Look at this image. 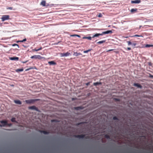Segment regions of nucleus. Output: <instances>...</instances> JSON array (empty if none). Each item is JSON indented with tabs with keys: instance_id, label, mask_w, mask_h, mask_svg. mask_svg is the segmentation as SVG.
Here are the masks:
<instances>
[{
	"instance_id": "c756f323",
	"label": "nucleus",
	"mask_w": 153,
	"mask_h": 153,
	"mask_svg": "<svg viewBox=\"0 0 153 153\" xmlns=\"http://www.w3.org/2000/svg\"><path fill=\"white\" fill-rule=\"evenodd\" d=\"M91 49H89L87 51H83V52L85 53H87L88 52L91 51Z\"/></svg>"
},
{
	"instance_id": "cd10ccee",
	"label": "nucleus",
	"mask_w": 153,
	"mask_h": 153,
	"mask_svg": "<svg viewBox=\"0 0 153 153\" xmlns=\"http://www.w3.org/2000/svg\"><path fill=\"white\" fill-rule=\"evenodd\" d=\"M113 120H119V119H118V118L116 116L113 117Z\"/></svg>"
},
{
	"instance_id": "37998d69",
	"label": "nucleus",
	"mask_w": 153,
	"mask_h": 153,
	"mask_svg": "<svg viewBox=\"0 0 153 153\" xmlns=\"http://www.w3.org/2000/svg\"><path fill=\"white\" fill-rule=\"evenodd\" d=\"M127 49L128 50H131V48L129 47L127 48Z\"/></svg>"
},
{
	"instance_id": "6e6552de",
	"label": "nucleus",
	"mask_w": 153,
	"mask_h": 153,
	"mask_svg": "<svg viewBox=\"0 0 153 153\" xmlns=\"http://www.w3.org/2000/svg\"><path fill=\"white\" fill-rule=\"evenodd\" d=\"M112 33V31L111 30H107L106 31L103 32L101 34H102V35L104 34H108L109 33Z\"/></svg>"
},
{
	"instance_id": "e433bc0d",
	"label": "nucleus",
	"mask_w": 153,
	"mask_h": 153,
	"mask_svg": "<svg viewBox=\"0 0 153 153\" xmlns=\"http://www.w3.org/2000/svg\"><path fill=\"white\" fill-rule=\"evenodd\" d=\"M149 77L151 78H153V75L150 74H149Z\"/></svg>"
},
{
	"instance_id": "4be33fe9",
	"label": "nucleus",
	"mask_w": 153,
	"mask_h": 153,
	"mask_svg": "<svg viewBox=\"0 0 153 153\" xmlns=\"http://www.w3.org/2000/svg\"><path fill=\"white\" fill-rule=\"evenodd\" d=\"M71 36V37H73V36H76V37H80V36L78 35H76V34H74V35H70Z\"/></svg>"
},
{
	"instance_id": "49530a36",
	"label": "nucleus",
	"mask_w": 153,
	"mask_h": 153,
	"mask_svg": "<svg viewBox=\"0 0 153 153\" xmlns=\"http://www.w3.org/2000/svg\"><path fill=\"white\" fill-rule=\"evenodd\" d=\"M91 37V38H94V37H95V36H94V35L92 37Z\"/></svg>"
},
{
	"instance_id": "f257e3e1",
	"label": "nucleus",
	"mask_w": 153,
	"mask_h": 153,
	"mask_svg": "<svg viewBox=\"0 0 153 153\" xmlns=\"http://www.w3.org/2000/svg\"><path fill=\"white\" fill-rule=\"evenodd\" d=\"M140 120L138 119L136 121L134 119L133 123H131L130 125L134 128H141L140 122Z\"/></svg>"
},
{
	"instance_id": "c03bdc74",
	"label": "nucleus",
	"mask_w": 153,
	"mask_h": 153,
	"mask_svg": "<svg viewBox=\"0 0 153 153\" xmlns=\"http://www.w3.org/2000/svg\"><path fill=\"white\" fill-rule=\"evenodd\" d=\"M27 62V61H25V62H22L23 63H26V62Z\"/></svg>"
},
{
	"instance_id": "79ce46f5",
	"label": "nucleus",
	"mask_w": 153,
	"mask_h": 153,
	"mask_svg": "<svg viewBox=\"0 0 153 153\" xmlns=\"http://www.w3.org/2000/svg\"><path fill=\"white\" fill-rule=\"evenodd\" d=\"M113 49H111V50H109L108 51H107V52H109V51H113Z\"/></svg>"
},
{
	"instance_id": "0eeeda50",
	"label": "nucleus",
	"mask_w": 153,
	"mask_h": 153,
	"mask_svg": "<svg viewBox=\"0 0 153 153\" xmlns=\"http://www.w3.org/2000/svg\"><path fill=\"white\" fill-rule=\"evenodd\" d=\"M85 137V135L84 134L76 135L75 136L76 137L79 139H83Z\"/></svg>"
},
{
	"instance_id": "de8ad7c7",
	"label": "nucleus",
	"mask_w": 153,
	"mask_h": 153,
	"mask_svg": "<svg viewBox=\"0 0 153 153\" xmlns=\"http://www.w3.org/2000/svg\"><path fill=\"white\" fill-rule=\"evenodd\" d=\"M129 120L130 122H131L132 120L131 119H129Z\"/></svg>"
},
{
	"instance_id": "72a5a7b5",
	"label": "nucleus",
	"mask_w": 153,
	"mask_h": 153,
	"mask_svg": "<svg viewBox=\"0 0 153 153\" xmlns=\"http://www.w3.org/2000/svg\"><path fill=\"white\" fill-rule=\"evenodd\" d=\"M42 49V48L41 47L39 49H34V51H38L40 50H41Z\"/></svg>"
},
{
	"instance_id": "1a4fd4ad",
	"label": "nucleus",
	"mask_w": 153,
	"mask_h": 153,
	"mask_svg": "<svg viewBox=\"0 0 153 153\" xmlns=\"http://www.w3.org/2000/svg\"><path fill=\"white\" fill-rule=\"evenodd\" d=\"M69 54L70 53L68 52H67L66 53H61V56L62 57L67 56H68Z\"/></svg>"
},
{
	"instance_id": "423d86ee",
	"label": "nucleus",
	"mask_w": 153,
	"mask_h": 153,
	"mask_svg": "<svg viewBox=\"0 0 153 153\" xmlns=\"http://www.w3.org/2000/svg\"><path fill=\"white\" fill-rule=\"evenodd\" d=\"M133 85L134 86L137 87L138 88L140 89H142V86L138 83H134L133 84Z\"/></svg>"
},
{
	"instance_id": "5701e85b",
	"label": "nucleus",
	"mask_w": 153,
	"mask_h": 153,
	"mask_svg": "<svg viewBox=\"0 0 153 153\" xmlns=\"http://www.w3.org/2000/svg\"><path fill=\"white\" fill-rule=\"evenodd\" d=\"M137 9H136H136H133H133H132L131 10V13H133L134 12L137 11Z\"/></svg>"
},
{
	"instance_id": "7c9ffc66",
	"label": "nucleus",
	"mask_w": 153,
	"mask_h": 153,
	"mask_svg": "<svg viewBox=\"0 0 153 153\" xmlns=\"http://www.w3.org/2000/svg\"><path fill=\"white\" fill-rule=\"evenodd\" d=\"M105 137L108 139H110V136L109 135H105Z\"/></svg>"
},
{
	"instance_id": "864d4df0",
	"label": "nucleus",
	"mask_w": 153,
	"mask_h": 153,
	"mask_svg": "<svg viewBox=\"0 0 153 153\" xmlns=\"http://www.w3.org/2000/svg\"><path fill=\"white\" fill-rule=\"evenodd\" d=\"M1 70V69H0V70Z\"/></svg>"
},
{
	"instance_id": "a18cd8bd",
	"label": "nucleus",
	"mask_w": 153,
	"mask_h": 153,
	"mask_svg": "<svg viewBox=\"0 0 153 153\" xmlns=\"http://www.w3.org/2000/svg\"><path fill=\"white\" fill-rule=\"evenodd\" d=\"M8 9L10 10H12V7H10Z\"/></svg>"
},
{
	"instance_id": "f3484780",
	"label": "nucleus",
	"mask_w": 153,
	"mask_h": 153,
	"mask_svg": "<svg viewBox=\"0 0 153 153\" xmlns=\"http://www.w3.org/2000/svg\"><path fill=\"white\" fill-rule=\"evenodd\" d=\"M46 1H43L41 3V5L43 6H45Z\"/></svg>"
},
{
	"instance_id": "f03ea898",
	"label": "nucleus",
	"mask_w": 153,
	"mask_h": 153,
	"mask_svg": "<svg viewBox=\"0 0 153 153\" xmlns=\"http://www.w3.org/2000/svg\"><path fill=\"white\" fill-rule=\"evenodd\" d=\"M9 18V16L8 15H4L2 16L1 18L2 21L3 22L7 20H8Z\"/></svg>"
},
{
	"instance_id": "a878e982",
	"label": "nucleus",
	"mask_w": 153,
	"mask_h": 153,
	"mask_svg": "<svg viewBox=\"0 0 153 153\" xmlns=\"http://www.w3.org/2000/svg\"><path fill=\"white\" fill-rule=\"evenodd\" d=\"M99 36H102V34H101V33H96L94 35L95 37H97Z\"/></svg>"
},
{
	"instance_id": "9d476101",
	"label": "nucleus",
	"mask_w": 153,
	"mask_h": 153,
	"mask_svg": "<svg viewBox=\"0 0 153 153\" xmlns=\"http://www.w3.org/2000/svg\"><path fill=\"white\" fill-rule=\"evenodd\" d=\"M141 2L140 0H135L134 1H131V3L139 4Z\"/></svg>"
},
{
	"instance_id": "c9c22d12",
	"label": "nucleus",
	"mask_w": 153,
	"mask_h": 153,
	"mask_svg": "<svg viewBox=\"0 0 153 153\" xmlns=\"http://www.w3.org/2000/svg\"><path fill=\"white\" fill-rule=\"evenodd\" d=\"M42 57L40 55H37V59H40Z\"/></svg>"
},
{
	"instance_id": "6ab92c4d",
	"label": "nucleus",
	"mask_w": 153,
	"mask_h": 153,
	"mask_svg": "<svg viewBox=\"0 0 153 153\" xmlns=\"http://www.w3.org/2000/svg\"><path fill=\"white\" fill-rule=\"evenodd\" d=\"M23 71V68L22 69H17L16 70V71L17 72H22Z\"/></svg>"
},
{
	"instance_id": "412c9836",
	"label": "nucleus",
	"mask_w": 153,
	"mask_h": 153,
	"mask_svg": "<svg viewBox=\"0 0 153 153\" xmlns=\"http://www.w3.org/2000/svg\"><path fill=\"white\" fill-rule=\"evenodd\" d=\"M105 42V40H102V41H99V42H98L97 43L99 44H102V43H104Z\"/></svg>"
},
{
	"instance_id": "393cba45",
	"label": "nucleus",
	"mask_w": 153,
	"mask_h": 153,
	"mask_svg": "<svg viewBox=\"0 0 153 153\" xmlns=\"http://www.w3.org/2000/svg\"><path fill=\"white\" fill-rule=\"evenodd\" d=\"M31 59H37V55H34L31 57Z\"/></svg>"
},
{
	"instance_id": "2f4dec72",
	"label": "nucleus",
	"mask_w": 153,
	"mask_h": 153,
	"mask_svg": "<svg viewBox=\"0 0 153 153\" xmlns=\"http://www.w3.org/2000/svg\"><path fill=\"white\" fill-rule=\"evenodd\" d=\"M26 39H23L22 40H21V41H19V42H24L26 41Z\"/></svg>"
},
{
	"instance_id": "c85d7f7f",
	"label": "nucleus",
	"mask_w": 153,
	"mask_h": 153,
	"mask_svg": "<svg viewBox=\"0 0 153 153\" xmlns=\"http://www.w3.org/2000/svg\"><path fill=\"white\" fill-rule=\"evenodd\" d=\"M136 45V43H132L131 45L133 48H134Z\"/></svg>"
},
{
	"instance_id": "a19ab883",
	"label": "nucleus",
	"mask_w": 153,
	"mask_h": 153,
	"mask_svg": "<svg viewBox=\"0 0 153 153\" xmlns=\"http://www.w3.org/2000/svg\"><path fill=\"white\" fill-rule=\"evenodd\" d=\"M102 16V14L101 13H100L99 14V15H98V16L99 17H101Z\"/></svg>"
},
{
	"instance_id": "ea45409f",
	"label": "nucleus",
	"mask_w": 153,
	"mask_h": 153,
	"mask_svg": "<svg viewBox=\"0 0 153 153\" xmlns=\"http://www.w3.org/2000/svg\"><path fill=\"white\" fill-rule=\"evenodd\" d=\"M7 125L8 126H12V124H11V123H10V124H8H8H7Z\"/></svg>"
},
{
	"instance_id": "7ed1b4c3",
	"label": "nucleus",
	"mask_w": 153,
	"mask_h": 153,
	"mask_svg": "<svg viewBox=\"0 0 153 153\" xmlns=\"http://www.w3.org/2000/svg\"><path fill=\"white\" fill-rule=\"evenodd\" d=\"M38 99H31L25 100V102L27 104H31L38 100Z\"/></svg>"
},
{
	"instance_id": "2eb2a0df",
	"label": "nucleus",
	"mask_w": 153,
	"mask_h": 153,
	"mask_svg": "<svg viewBox=\"0 0 153 153\" xmlns=\"http://www.w3.org/2000/svg\"><path fill=\"white\" fill-rule=\"evenodd\" d=\"M40 132L42 133L45 134H49V132H48L45 131H40Z\"/></svg>"
},
{
	"instance_id": "09e8293b",
	"label": "nucleus",
	"mask_w": 153,
	"mask_h": 153,
	"mask_svg": "<svg viewBox=\"0 0 153 153\" xmlns=\"http://www.w3.org/2000/svg\"><path fill=\"white\" fill-rule=\"evenodd\" d=\"M30 69H27L26 70V71H28Z\"/></svg>"
},
{
	"instance_id": "58836bf2",
	"label": "nucleus",
	"mask_w": 153,
	"mask_h": 153,
	"mask_svg": "<svg viewBox=\"0 0 153 153\" xmlns=\"http://www.w3.org/2000/svg\"><path fill=\"white\" fill-rule=\"evenodd\" d=\"M114 100L116 101H120V100L118 98H115Z\"/></svg>"
},
{
	"instance_id": "3c124183",
	"label": "nucleus",
	"mask_w": 153,
	"mask_h": 153,
	"mask_svg": "<svg viewBox=\"0 0 153 153\" xmlns=\"http://www.w3.org/2000/svg\"><path fill=\"white\" fill-rule=\"evenodd\" d=\"M142 27V26H140V28H141V27Z\"/></svg>"
},
{
	"instance_id": "4468645a",
	"label": "nucleus",
	"mask_w": 153,
	"mask_h": 153,
	"mask_svg": "<svg viewBox=\"0 0 153 153\" xmlns=\"http://www.w3.org/2000/svg\"><path fill=\"white\" fill-rule=\"evenodd\" d=\"M14 102L16 104L21 105L22 104L21 102L19 100H15Z\"/></svg>"
},
{
	"instance_id": "9b49d317",
	"label": "nucleus",
	"mask_w": 153,
	"mask_h": 153,
	"mask_svg": "<svg viewBox=\"0 0 153 153\" xmlns=\"http://www.w3.org/2000/svg\"><path fill=\"white\" fill-rule=\"evenodd\" d=\"M74 108L76 110H79L82 109L83 108L82 106H80L75 107Z\"/></svg>"
},
{
	"instance_id": "20e7f679",
	"label": "nucleus",
	"mask_w": 153,
	"mask_h": 153,
	"mask_svg": "<svg viewBox=\"0 0 153 153\" xmlns=\"http://www.w3.org/2000/svg\"><path fill=\"white\" fill-rule=\"evenodd\" d=\"M2 125L0 124V126L1 127H4L5 126L8 124L7 122L4 120H2L0 121Z\"/></svg>"
},
{
	"instance_id": "4c0bfd02",
	"label": "nucleus",
	"mask_w": 153,
	"mask_h": 153,
	"mask_svg": "<svg viewBox=\"0 0 153 153\" xmlns=\"http://www.w3.org/2000/svg\"><path fill=\"white\" fill-rule=\"evenodd\" d=\"M136 36V37H143V36L142 35H136L135 36Z\"/></svg>"
},
{
	"instance_id": "8fccbe9b",
	"label": "nucleus",
	"mask_w": 153,
	"mask_h": 153,
	"mask_svg": "<svg viewBox=\"0 0 153 153\" xmlns=\"http://www.w3.org/2000/svg\"><path fill=\"white\" fill-rule=\"evenodd\" d=\"M74 100V98H73L72 99V100Z\"/></svg>"
},
{
	"instance_id": "f704fd0d",
	"label": "nucleus",
	"mask_w": 153,
	"mask_h": 153,
	"mask_svg": "<svg viewBox=\"0 0 153 153\" xmlns=\"http://www.w3.org/2000/svg\"><path fill=\"white\" fill-rule=\"evenodd\" d=\"M17 46L18 47V48H19V45L18 44H13L12 45V46Z\"/></svg>"
},
{
	"instance_id": "473e14b6",
	"label": "nucleus",
	"mask_w": 153,
	"mask_h": 153,
	"mask_svg": "<svg viewBox=\"0 0 153 153\" xmlns=\"http://www.w3.org/2000/svg\"><path fill=\"white\" fill-rule=\"evenodd\" d=\"M127 42L128 43V46L131 45L132 43L130 41H127Z\"/></svg>"
},
{
	"instance_id": "ddd939ff",
	"label": "nucleus",
	"mask_w": 153,
	"mask_h": 153,
	"mask_svg": "<svg viewBox=\"0 0 153 153\" xmlns=\"http://www.w3.org/2000/svg\"><path fill=\"white\" fill-rule=\"evenodd\" d=\"M102 84V83L101 82H94L93 83V85L95 86H97V85H101Z\"/></svg>"
},
{
	"instance_id": "dca6fc26",
	"label": "nucleus",
	"mask_w": 153,
	"mask_h": 153,
	"mask_svg": "<svg viewBox=\"0 0 153 153\" xmlns=\"http://www.w3.org/2000/svg\"><path fill=\"white\" fill-rule=\"evenodd\" d=\"M48 63L49 64L51 65H55L56 64V63L53 61L49 62Z\"/></svg>"
},
{
	"instance_id": "aec40b11",
	"label": "nucleus",
	"mask_w": 153,
	"mask_h": 153,
	"mask_svg": "<svg viewBox=\"0 0 153 153\" xmlns=\"http://www.w3.org/2000/svg\"><path fill=\"white\" fill-rule=\"evenodd\" d=\"M83 39H88L89 40H91V36L89 37H83Z\"/></svg>"
},
{
	"instance_id": "39448f33",
	"label": "nucleus",
	"mask_w": 153,
	"mask_h": 153,
	"mask_svg": "<svg viewBox=\"0 0 153 153\" xmlns=\"http://www.w3.org/2000/svg\"><path fill=\"white\" fill-rule=\"evenodd\" d=\"M29 109L32 110H34L37 111H39V110L35 106H30L29 107Z\"/></svg>"
},
{
	"instance_id": "b1692460",
	"label": "nucleus",
	"mask_w": 153,
	"mask_h": 153,
	"mask_svg": "<svg viewBox=\"0 0 153 153\" xmlns=\"http://www.w3.org/2000/svg\"><path fill=\"white\" fill-rule=\"evenodd\" d=\"M16 118L14 117H13L11 119V121L13 122H17L15 120Z\"/></svg>"
},
{
	"instance_id": "603ef678",
	"label": "nucleus",
	"mask_w": 153,
	"mask_h": 153,
	"mask_svg": "<svg viewBox=\"0 0 153 153\" xmlns=\"http://www.w3.org/2000/svg\"><path fill=\"white\" fill-rule=\"evenodd\" d=\"M127 37H125V38H127Z\"/></svg>"
},
{
	"instance_id": "bb28decb",
	"label": "nucleus",
	"mask_w": 153,
	"mask_h": 153,
	"mask_svg": "<svg viewBox=\"0 0 153 153\" xmlns=\"http://www.w3.org/2000/svg\"><path fill=\"white\" fill-rule=\"evenodd\" d=\"M151 47H153V45H150L147 44L146 45V47L149 48Z\"/></svg>"
},
{
	"instance_id": "f8f14e48",
	"label": "nucleus",
	"mask_w": 153,
	"mask_h": 153,
	"mask_svg": "<svg viewBox=\"0 0 153 153\" xmlns=\"http://www.w3.org/2000/svg\"><path fill=\"white\" fill-rule=\"evenodd\" d=\"M10 59L12 60H18L19 59V58L18 57H10Z\"/></svg>"
},
{
	"instance_id": "a211bd4d",
	"label": "nucleus",
	"mask_w": 153,
	"mask_h": 153,
	"mask_svg": "<svg viewBox=\"0 0 153 153\" xmlns=\"http://www.w3.org/2000/svg\"><path fill=\"white\" fill-rule=\"evenodd\" d=\"M80 55H81V53H78L76 52H74L73 54V55L75 56H78Z\"/></svg>"
}]
</instances>
